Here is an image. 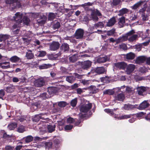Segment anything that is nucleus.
<instances>
[{
	"label": "nucleus",
	"mask_w": 150,
	"mask_h": 150,
	"mask_svg": "<svg viewBox=\"0 0 150 150\" xmlns=\"http://www.w3.org/2000/svg\"><path fill=\"white\" fill-rule=\"evenodd\" d=\"M144 3L143 1H140L135 4L133 6H131L132 9H136L138 8L139 7L142 5Z\"/></svg>",
	"instance_id": "nucleus-27"
},
{
	"label": "nucleus",
	"mask_w": 150,
	"mask_h": 150,
	"mask_svg": "<svg viewBox=\"0 0 150 150\" xmlns=\"http://www.w3.org/2000/svg\"><path fill=\"white\" fill-rule=\"evenodd\" d=\"M100 79L101 82L104 83H108L109 82V78L107 76L105 77H102L100 78Z\"/></svg>",
	"instance_id": "nucleus-41"
},
{
	"label": "nucleus",
	"mask_w": 150,
	"mask_h": 150,
	"mask_svg": "<svg viewBox=\"0 0 150 150\" xmlns=\"http://www.w3.org/2000/svg\"><path fill=\"white\" fill-rule=\"evenodd\" d=\"M38 56L40 57H42L45 56L46 54V52L44 51H39Z\"/></svg>",
	"instance_id": "nucleus-54"
},
{
	"label": "nucleus",
	"mask_w": 150,
	"mask_h": 150,
	"mask_svg": "<svg viewBox=\"0 0 150 150\" xmlns=\"http://www.w3.org/2000/svg\"><path fill=\"white\" fill-rule=\"evenodd\" d=\"M93 11L95 12V13L96 14L97 16H102L101 13L97 9H94Z\"/></svg>",
	"instance_id": "nucleus-56"
},
{
	"label": "nucleus",
	"mask_w": 150,
	"mask_h": 150,
	"mask_svg": "<svg viewBox=\"0 0 150 150\" xmlns=\"http://www.w3.org/2000/svg\"><path fill=\"white\" fill-rule=\"evenodd\" d=\"M73 127V126L69 125H66L65 127L66 130H69L71 129Z\"/></svg>",
	"instance_id": "nucleus-61"
},
{
	"label": "nucleus",
	"mask_w": 150,
	"mask_h": 150,
	"mask_svg": "<svg viewBox=\"0 0 150 150\" xmlns=\"http://www.w3.org/2000/svg\"><path fill=\"white\" fill-rule=\"evenodd\" d=\"M149 105V104L146 101H144L141 103L138 107L140 110H143L147 108Z\"/></svg>",
	"instance_id": "nucleus-13"
},
{
	"label": "nucleus",
	"mask_w": 150,
	"mask_h": 150,
	"mask_svg": "<svg viewBox=\"0 0 150 150\" xmlns=\"http://www.w3.org/2000/svg\"><path fill=\"white\" fill-rule=\"evenodd\" d=\"M40 107V104H36L33 105L31 108H34L35 110H36L37 108H39Z\"/></svg>",
	"instance_id": "nucleus-60"
},
{
	"label": "nucleus",
	"mask_w": 150,
	"mask_h": 150,
	"mask_svg": "<svg viewBox=\"0 0 150 150\" xmlns=\"http://www.w3.org/2000/svg\"><path fill=\"white\" fill-rule=\"evenodd\" d=\"M90 18V20H93L95 21H97L98 20V18L93 10L91 13Z\"/></svg>",
	"instance_id": "nucleus-17"
},
{
	"label": "nucleus",
	"mask_w": 150,
	"mask_h": 150,
	"mask_svg": "<svg viewBox=\"0 0 150 150\" xmlns=\"http://www.w3.org/2000/svg\"><path fill=\"white\" fill-rule=\"evenodd\" d=\"M125 23V18L124 17L122 16L119 19V21L118 24L119 25V27H122L123 26L124 24Z\"/></svg>",
	"instance_id": "nucleus-22"
},
{
	"label": "nucleus",
	"mask_w": 150,
	"mask_h": 150,
	"mask_svg": "<svg viewBox=\"0 0 150 150\" xmlns=\"http://www.w3.org/2000/svg\"><path fill=\"white\" fill-rule=\"evenodd\" d=\"M15 89L14 86L13 85H10L9 86L7 87L6 88V91L7 92L11 93L13 92Z\"/></svg>",
	"instance_id": "nucleus-36"
},
{
	"label": "nucleus",
	"mask_w": 150,
	"mask_h": 150,
	"mask_svg": "<svg viewBox=\"0 0 150 150\" xmlns=\"http://www.w3.org/2000/svg\"><path fill=\"white\" fill-rule=\"evenodd\" d=\"M91 63V62L89 60L85 61L81 63V67L84 69H87L90 67Z\"/></svg>",
	"instance_id": "nucleus-10"
},
{
	"label": "nucleus",
	"mask_w": 150,
	"mask_h": 150,
	"mask_svg": "<svg viewBox=\"0 0 150 150\" xmlns=\"http://www.w3.org/2000/svg\"><path fill=\"white\" fill-rule=\"evenodd\" d=\"M75 80V78L73 76H68L66 78V81L70 83H72Z\"/></svg>",
	"instance_id": "nucleus-35"
},
{
	"label": "nucleus",
	"mask_w": 150,
	"mask_h": 150,
	"mask_svg": "<svg viewBox=\"0 0 150 150\" xmlns=\"http://www.w3.org/2000/svg\"><path fill=\"white\" fill-rule=\"evenodd\" d=\"M131 117L130 115H124L119 117H117L118 120L124 119L128 118H129Z\"/></svg>",
	"instance_id": "nucleus-48"
},
{
	"label": "nucleus",
	"mask_w": 150,
	"mask_h": 150,
	"mask_svg": "<svg viewBox=\"0 0 150 150\" xmlns=\"http://www.w3.org/2000/svg\"><path fill=\"white\" fill-rule=\"evenodd\" d=\"M96 73H97V72L96 71V68L92 69L91 71L89 72L88 74V75H90L91 74H96Z\"/></svg>",
	"instance_id": "nucleus-63"
},
{
	"label": "nucleus",
	"mask_w": 150,
	"mask_h": 150,
	"mask_svg": "<svg viewBox=\"0 0 150 150\" xmlns=\"http://www.w3.org/2000/svg\"><path fill=\"white\" fill-rule=\"evenodd\" d=\"M77 103V99L75 98L73 99L71 101V104L73 107L75 106Z\"/></svg>",
	"instance_id": "nucleus-52"
},
{
	"label": "nucleus",
	"mask_w": 150,
	"mask_h": 150,
	"mask_svg": "<svg viewBox=\"0 0 150 150\" xmlns=\"http://www.w3.org/2000/svg\"><path fill=\"white\" fill-rule=\"evenodd\" d=\"M25 56L28 59H30L34 57V55L33 54L31 50H28L27 52L26 53Z\"/></svg>",
	"instance_id": "nucleus-25"
},
{
	"label": "nucleus",
	"mask_w": 150,
	"mask_h": 150,
	"mask_svg": "<svg viewBox=\"0 0 150 150\" xmlns=\"http://www.w3.org/2000/svg\"><path fill=\"white\" fill-rule=\"evenodd\" d=\"M109 59V58L107 56L98 58L97 60V62L99 63L105 62Z\"/></svg>",
	"instance_id": "nucleus-16"
},
{
	"label": "nucleus",
	"mask_w": 150,
	"mask_h": 150,
	"mask_svg": "<svg viewBox=\"0 0 150 150\" xmlns=\"http://www.w3.org/2000/svg\"><path fill=\"white\" fill-rule=\"evenodd\" d=\"M138 94L139 95H142L143 92L145 91V88L143 87H138L137 88Z\"/></svg>",
	"instance_id": "nucleus-30"
},
{
	"label": "nucleus",
	"mask_w": 150,
	"mask_h": 150,
	"mask_svg": "<svg viewBox=\"0 0 150 150\" xmlns=\"http://www.w3.org/2000/svg\"><path fill=\"white\" fill-rule=\"evenodd\" d=\"M25 131L24 126L21 125L17 128V131L19 133H23Z\"/></svg>",
	"instance_id": "nucleus-45"
},
{
	"label": "nucleus",
	"mask_w": 150,
	"mask_h": 150,
	"mask_svg": "<svg viewBox=\"0 0 150 150\" xmlns=\"http://www.w3.org/2000/svg\"><path fill=\"white\" fill-rule=\"evenodd\" d=\"M67 103L63 101L60 102L58 103V105L60 107L62 108L65 107L67 105Z\"/></svg>",
	"instance_id": "nucleus-53"
},
{
	"label": "nucleus",
	"mask_w": 150,
	"mask_h": 150,
	"mask_svg": "<svg viewBox=\"0 0 150 150\" xmlns=\"http://www.w3.org/2000/svg\"><path fill=\"white\" fill-rule=\"evenodd\" d=\"M10 36L6 35H0V42L4 41L6 39L9 38Z\"/></svg>",
	"instance_id": "nucleus-32"
},
{
	"label": "nucleus",
	"mask_w": 150,
	"mask_h": 150,
	"mask_svg": "<svg viewBox=\"0 0 150 150\" xmlns=\"http://www.w3.org/2000/svg\"><path fill=\"white\" fill-rule=\"evenodd\" d=\"M31 33L30 32H28L27 33L24 30L22 33L23 35L22 36L25 37L23 38L22 39L24 41V43L26 44H28L29 43L30 41V39H28V38L30 37V35Z\"/></svg>",
	"instance_id": "nucleus-4"
},
{
	"label": "nucleus",
	"mask_w": 150,
	"mask_h": 150,
	"mask_svg": "<svg viewBox=\"0 0 150 150\" xmlns=\"http://www.w3.org/2000/svg\"><path fill=\"white\" fill-rule=\"evenodd\" d=\"M128 12L129 10L125 8H122L119 11L118 15L119 16H122L126 14Z\"/></svg>",
	"instance_id": "nucleus-18"
},
{
	"label": "nucleus",
	"mask_w": 150,
	"mask_h": 150,
	"mask_svg": "<svg viewBox=\"0 0 150 150\" xmlns=\"http://www.w3.org/2000/svg\"><path fill=\"white\" fill-rule=\"evenodd\" d=\"M146 57L143 56L138 57L136 60V62L138 64H139L144 62L146 60Z\"/></svg>",
	"instance_id": "nucleus-21"
},
{
	"label": "nucleus",
	"mask_w": 150,
	"mask_h": 150,
	"mask_svg": "<svg viewBox=\"0 0 150 150\" xmlns=\"http://www.w3.org/2000/svg\"><path fill=\"white\" fill-rule=\"evenodd\" d=\"M134 90V89L132 88L129 87H127L126 88V91L128 93H133Z\"/></svg>",
	"instance_id": "nucleus-51"
},
{
	"label": "nucleus",
	"mask_w": 150,
	"mask_h": 150,
	"mask_svg": "<svg viewBox=\"0 0 150 150\" xmlns=\"http://www.w3.org/2000/svg\"><path fill=\"white\" fill-rule=\"evenodd\" d=\"M125 68H126L125 72L127 74H129L134 71L135 68V66L132 64H130L128 65L126 64Z\"/></svg>",
	"instance_id": "nucleus-6"
},
{
	"label": "nucleus",
	"mask_w": 150,
	"mask_h": 150,
	"mask_svg": "<svg viewBox=\"0 0 150 150\" xmlns=\"http://www.w3.org/2000/svg\"><path fill=\"white\" fill-rule=\"evenodd\" d=\"M16 0H6V3L7 4L13 3L14 5H16L17 6L19 7L20 6V4L19 2H16Z\"/></svg>",
	"instance_id": "nucleus-23"
},
{
	"label": "nucleus",
	"mask_w": 150,
	"mask_h": 150,
	"mask_svg": "<svg viewBox=\"0 0 150 150\" xmlns=\"http://www.w3.org/2000/svg\"><path fill=\"white\" fill-rule=\"evenodd\" d=\"M69 45L66 43H64L62 44L60 47L61 50L64 52L68 51L69 50Z\"/></svg>",
	"instance_id": "nucleus-20"
},
{
	"label": "nucleus",
	"mask_w": 150,
	"mask_h": 150,
	"mask_svg": "<svg viewBox=\"0 0 150 150\" xmlns=\"http://www.w3.org/2000/svg\"><path fill=\"white\" fill-rule=\"evenodd\" d=\"M60 44L58 42H53L50 45V48L51 50L55 51L59 47Z\"/></svg>",
	"instance_id": "nucleus-7"
},
{
	"label": "nucleus",
	"mask_w": 150,
	"mask_h": 150,
	"mask_svg": "<svg viewBox=\"0 0 150 150\" xmlns=\"http://www.w3.org/2000/svg\"><path fill=\"white\" fill-rule=\"evenodd\" d=\"M0 66L2 68L4 69H7L12 67L10 65V62H4L0 63Z\"/></svg>",
	"instance_id": "nucleus-15"
},
{
	"label": "nucleus",
	"mask_w": 150,
	"mask_h": 150,
	"mask_svg": "<svg viewBox=\"0 0 150 150\" xmlns=\"http://www.w3.org/2000/svg\"><path fill=\"white\" fill-rule=\"evenodd\" d=\"M83 30L81 29H80L77 30L76 32L75 33V38L77 39H79L82 38L83 35Z\"/></svg>",
	"instance_id": "nucleus-9"
},
{
	"label": "nucleus",
	"mask_w": 150,
	"mask_h": 150,
	"mask_svg": "<svg viewBox=\"0 0 150 150\" xmlns=\"http://www.w3.org/2000/svg\"><path fill=\"white\" fill-rule=\"evenodd\" d=\"M104 111L105 112L110 113L112 115L114 114L112 110L109 109H105L104 110Z\"/></svg>",
	"instance_id": "nucleus-57"
},
{
	"label": "nucleus",
	"mask_w": 150,
	"mask_h": 150,
	"mask_svg": "<svg viewBox=\"0 0 150 150\" xmlns=\"http://www.w3.org/2000/svg\"><path fill=\"white\" fill-rule=\"evenodd\" d=\"M120 48L123 49V50H126L127 49V45L124 44H122L120 45Z\"/></svg>",
	"instance_id": "nucleus-59"
},
{
	"label": "nucleus",
	"mask_w": 150,
	"mask_h": 150,
	"mask_svg": "<svg viewBox=\"0 0 150 150\" xmlns=\"http://www.w3.org/2000/svg\"><path fill=\"white\" fill-rule=\"evenodd\" d=\"M87 88H85V89H86ZM85 88H84V89ZM83 89H81V88H78L76 90V92H77V93L78 94H81L82 93H83Z\"/></svg>",
	"instance_id": "nucleus-58"
},
{
	"label": "nucleus",
	"mask_w": 150,
	"mask_h": 150,
	"mask_svg": "<svg viewBox=\"0 0 150 150\" xmlns=\"http://www.w3.org/2000/svg\"><path fill=\"white\" fill-rule=\"evenodd\" d=\"M47 20V18L46 17L44 16H43L40 19H38L37 20L39 24H44L45 21Z\"/></svg>",
	"instance_id": "nucleus-31"
},
{
	"label": "nucleus",
	"mask_w": 150,
	"mask_h": 150,
	"mask_svg": "<svg viewBox=\"0 0 150 150\" xmlns=\"http://www.w3.org/2000/svg\"><path fill=\"white\" fill-rule=\"evenodd\" d=\"M17 127V124L15 123H12L9 125L8 126V128L10 130L13 129Z\"/></svg>",
	"instance_id": "nucleus-40"
},
{
	"label": "nucleus",
	"mask_w": 150,
	"mask_h": 150,
	"mask_svg": "<svg viewBox=\"0 0 150 150\" xmlns=\"http://www.w3.org/2000/svg\"><path fill=\"white\" fill-rule=\"evenodd\" d=\"M9 60L11 62L13 63L20 62L21 61V59L16 55L11 57L9 59Z\"/></svg>",
	"instance_id": "nucleus-14"
},
{
	"label": "nucleus",
	"mask_w": 150,
	"mask_h": 150,
	"mask_svg": "<svg viewBox=\"0 0 150 150\" xmlns=\"http://www.w3.org/2000/svg\"><path fill=\"white\" fill-rule=\"evenodd\" d=\"M34 84L36 87H39L42 86L44 83L43 79L42 78H39L35 80L34 81Z\"/></svg>",
	"instance_id": "nucleus-8"
},
{
	"label": "nucleus",
	"mask_w": 150,
	"mask_h": 150,
	"mask_svg": "<svg viewBox=\"0 0 150 150\" xmlns=\"http://www.w3.org/2000/svg\"><path fill=\"white\" fill-rule=\"evenodd\" d=\"M60 23L57 21H55L53 23L52 28L54 29L59 28L60 26Z\"/></svg>",
	"instance_id": "nucleus-33"
},
{
	"label": "nucleus",
	"mask_w": 150,
	"mask_h": 150,
	"mask_svg": "<svg viewBox=\"0 0 150 150\" xmlns=\"http://www.w3.org/2000/svg\"><path fill=\"white\" fill-rule=\"evenodd\" d=\"M56 17V15L55 14L53 13H51L48 15V19L50 21H52Z\"/></svg>",
	"instance_id": "nucleus-42"
},
{
	"label": "nucleus",
	"mask_w": 150,
	"mask_h": 150,
	"mask_svg": "<svg viewBox=\"0 0 150 150\" xmlns=\"http://www.w3.org/2000/svg\"><path fill=\"white\" fill-rule=\"evenodd\" d=\"M47 127L48 132H51L55 130V126L54 125H48L45 121L42 122V123L38 125L41 134H42L46 132Z\"/></svg>",
	"instance_id": "nucleus-1"
},
{
	"label": "nucleus",
	"mask_w": 150,
	"mask_h": 150,
	"mask_svg": "<svg viewBox=\"0 0 150 150\" xmlns=\"http://www.w3.org/2000/svg\"><path fill=\"white\" fill-rule=\"evenodd\" d=\"M125 98V95L123 93H118L116 95L115 97V100L120 101H123Z\"/></svg>",
	"instance_id": "nucleus-12"
},
{
	"label": "nucleus",
	"mask_w": 150,
	"mask_h": 150,
	"mask_svg": "<svg viewBox=\"0 0 150 150\" xmlns=\"http://www.w3.org/2000/svg\"><path fill=\"white\" fill-rule=\"evenodd\" d=\"M13 147L9 145L6 146L5 148V150H13Z\"/></svg>",
	"instance_id": "nucleus-64"
},
{
	"label": "nucleus",
	"mask_w": 150,
	"mask_h": 150,
	"mask_svg": "<svg viewBox=\"0 0 150 150\" xmlns=\"http://www.w3.org/2000/svg\"><path fill=\"white\" fill-rule=\"evenodd\" d=\"M57 88L55 87L49 88L48 89V93L50 95H52L56 93L57 92Z\"/></svg>",
	"instance_id": "nucleus-28"
},
{
	"label": "nucleus",
	"mask_w": 150,
	"mask_h": 150,
	"mask_svg": "<svg viewBox=\"0 0 150 150\" xmlns=\"http://www.w3.org/2000/svg\"><path fill=\"white\" fill-rule=\"evenodd\" d=\"M116 22L115 17H113L109 21L107 24V26L108 27L111 26L113 25Z\"/></svg>",
	"instance_id": "nucleus-24"
},
{
	"label": "nucleus",
	"mask_w": 150,
	"mask_h": 150,
	"mask_svg": "<svg viewBox=\"0 0 150 150\" xmlns=\"http://www.w3.org/2000/svg\"><path fill=\"white\" fill-rule=\"evenodd\" d=\"M91 82V81L89 80H87L86 79L82 80L81 83L84 85H89Z\"/></svg>",
	"instance_id": "nucleus-50"
},
{
	"label": "nucleus",
	"mask_w": 150,
	"mask_h": 150,
	"mask_svg": "<svg viewBox=\"0 0 150 150\" xmlns=\"http://www.w3.org/2000/svg\"><path fill=\"white\" fill-rule=\"evenodd\" d=\"M75 121L74 119L71 117H69L67 119V122L69 123H72Z\"/></svg>",
	"instance_id": "nucleus-55"
},
{
	"label": "nucleus",
	"mask_w": 150,
	"mask_h": 150,
	"mask_svg": "<svg viewBox=\"0 0 150 150\" xmlns=\"http://www.w3.org/2000/svg\"><path fill=\"white\" fill-rule=\"evenodd\" d=\"M135 106L130 104H125L124 106V108L127 110H129L135 108Z\"/></svg>",
	"instance_id": "nucleus-38"
},
{
	"label": "nucleus",
	"mask_w": 150,
	"mask_h": 150,
	"mask_svg": "<svg viewBox=\"0 0 150 150\" xmlns=\"http://www.w3.org/2000/svg\"><path fill=\"white\" fill-rule=\"evenodd\" d=\"M94 26L96 28H102L104 27V24L102 22H99L94 24Z\"/></svg>",
	"instance_id": "nucleus-46"
},
{
	"label": "nucleus",
	"mask_w": 150,
	"mask_h": 150,
	"mask_svg": "<svg viewBox=\"0 0 150 150\" xmlns=\"http://www.w3.org/2000/svg\"><path fill=\"white\" fill-rule=\"evenodd\" d=\"M115 30L114 29H112L111 30L109 31H106L105 33H107V35L108 36L112 35L115 33Z\"/></svg>",
	"instance_id": "nucleus-43"
},
{
	"label": "nucleus",
	"mask_w": 150,
	"mask_h": 150,
	"mask_svg": "<svg viewBox=\"0 0 150 150\" xmlns=\"http://www.w3.org/2000/svg\"><path fill=\"white\" fill-rule=\"evenodd\" d=\"M134 33L135 32L134 30H132L127 33V40L129 42H132L137 40L138 35L134 34Z\"/></svg>",
	"instance_id": "nucleus-2"
},
{
	"label": "nucleus",
	"mask_w": 150,
	"mask_h": 150,
	"mask_svg": "<svg viewBox=\"0 0 150 150\" xmlns=\"http://www.w3.org/2000/svg\"><path fill=\"white\" fill-rule=\"evenodd\" d=\"M134 57V54L132 52H130L126 55V58L128 59H132Z\"/></svg>",
	"instance_id": "nucleus-39"
},
{
	"label": "nucleus",
	"mask_w": 150,
	"mask_h": 150,
	"mask_svg": "<svg viewBox=\"0 0 150 150\" xmlns=\"http://www.w3.org/2000/svg\"><path fill=\"white\" fill-rule=\"evenodd\" d=\"M43 114H40L38 115H36L33 118V120L34 122H37L40 119H43V117L42 116L44 115Z\"/></svg>",
	"instance_id": "nucleus-26"
},
{
	"label": "nucleus",
	"mask_w": 150,
	"mask_h": 150,
	"mask_svg": "<svg viewBox=\"0 0 150 150\" xmlns=\"http://www.w3.org/2000/svg\"><path fill=\"white\" fill-rule=\"evenodd\" d=\"M127 64L123 62H118L115 64V66L120 69H124L126 67Z\"/></svg>",
	"instance_id": "nucleus-11"
},
{
	"label": "nucleus",
	"mask_w": 150,
	"mask_h": 150,
	"mask_svg": "<svg viewBox=\"0 0 150 150\" xmlns=\"http://www.w3.org/2000/svg\"><path fill=\"white\" fill-rule=\"evenodd\" d=\"M127 40V33L125 35L120 37L116 40V42L118 43L120 42L125 41Z\"/></svg>",
	"instance_id": "nucleus-19"
},
{
	"label": "nucleus",
	"mask_w": 150,
	"mask_h": 150,
	"mask_svg": "<svg viewBox=\"0 0 150 150\" xmlns=\"http://www.w3.org/2000/svg\"><path fill=\"white\" fill-rule=\"evenodd\" d=\"M12 31L13 34H16L18 33L19 31V29L17 28L16 25H13L12 28Z\"/></svg>",
	"instance_id": "nucleus-29"
},
{
	"label": "nucleus",
	"mask_w": 150,
	"mask_h": 150,
	"mask_svg": "<svg viewBox=\"0 0 150 150\" xmlns=\"http://www.w3.org/2000/svg\"><path fill=\"white\" fill-rule=\"evenodd\" d=\"M22 14L20 12H17L15 14V16L13 17L14 20H15L18 25L19 23H22ZM18 27L21 26V25H18Z\"/></svg>",
	"instance_id": "nucleus-5"
},
{
	"label": "nucleus",
	"mask_w": 150,
	"mask_h": 150,
	"mask_svg": "<svg viewBox=\"0 0 150 150\" xmlns=\"http://www.w3.org/2000/svg\"><path fill=\"white\" fill-rule=\"evenodd\" d=\"M77 59V56L76 55H74L69 58V60L70 61L74 62L76 61Z\"/></svg>",
	"instance_id": "nucleus-47"
},
{
	"label": "nucleus",
	"mask_w": 150,
	"mask_h": 150,
	"mask_svg": "<svg viewBox=\"0 0 150 150\" xmlns=\"http://www.w3.org/2000/svg\"><path fill=\"white\" fill-rule=\"evenodd\" d=\"M24 139L25 140V142L26 143H28L32 141L33 139V137L29 135L24 138Z\"/></svg>",
	"instance_id": "nucleus-37"
},
{
	"label": "nucleus",
	"mask_w": 150,
	"mask_h": 150,
	"mask_svg": "<svg viewBox=\"0 0 150 150\" xmlns=\"http://www.w3.org/2000/svg\"><path fill=\"white\" fill-rule=\"evenodd\" d=\"M96 68V71L98 74H102L105 71V69L103 67H98Z\"/></svg>",
	"instance_id": "nucleus-34"
},
{
	"label": "nucleus",
	"mask_w": 150,
	"mask_h": 150,
	"mask_svg": "<svg viewBox=\"0 0 150 150\" xmlns=\"http://www.w3.org/2000/svg\"><path fill=\"white\" fill-rule=\"evenodd\" d=\"M23 23L27 25H28L30 22V19L26 16H24L23 18Z\"/></svg>",
	"instance_id": "nucleus-44"
},
{
	"label": "nucleus",
	"mask_w": 150,
	"mask_h": 150,
	"mask_svg": "<svg viewBox=\"0 0 150 150\" xmlns=\"http://www.w3.org/2000/svg\"><path fill=\"white\" fill-rule=\"evenodd\" d=\"M92 106V104L90 103L84 104L80 106V110L81 112L85 113L91 109Z\"/></svg>",
	"instance_id": "nucleus-3"
},
{
	"label": "nucleus",
	"mask_w": 150,
	"mask_h": 150,
	"mask_svg": "<svg viewBox=\"0 0 150 150\" xmlns=\"http://www.w3.org/2000/svg\"><path fill=\"white\" fill-rule=\"evenodd\" d=\"M104 94H108L110 95H112L114 93V91L111 90H107L103 92Z\"/></svg>",
	"instance_id": "nucleus-49"
},
{
	"label": "nucleus",
	"mask_w": 150,
	"mask_h": 150,
	"mask_svg": "<svg viewBox=\"0 0 150 150\" xmlns=\"http://www.w3.org/2000/svg\"><path fill=\"white\" fill-rule=\"evenodd\" d=\"M21 78H18L16 77H13L12 78V81L13 82L16 83L18 82L20 80Z\"/></svg>",
	"instance_id": "nucleus-62"
}]
</instances>
